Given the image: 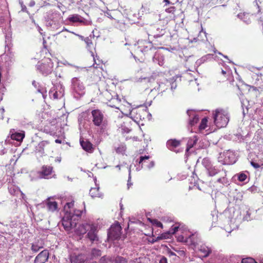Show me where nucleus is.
Masks as SVG:
<instances>
[{"label": "nucleus", "mask_w": 263, "mask_h": 263, "mask_svg": "<svg viewBox=\"0 0 263 263\" xmlns=\"http://www.w3.org/2000/svg\"><path fill=\"white\" fill-rule=\"evenodd\" d=\"M92 122L93 124L100 128V132L104 133L108 126V121L104 117L102 111L99 109L91 111Z\"/></svg>", "instance_id": "f257e3e1"}, {"label": "nucleus", "mask_w": 263, "mask_h": 263, "mask_svg": "<svg viewBox=\"0 0 263 263\" xmlns=\"http://www.w3.org/2000/svg\"><path fill=\"white\" fill-rule=\"evenodd\" d=\"M71 91L73 97L77 99L80 98L85 93V87L79 78L74 77L71 80Z\"/></svg>", "instance_id": "f03ea898"}, {"label": "nucleus", "mask_w": 263, "mask_h": 263, "mask_svg": "<svg viewBox=\"0 0 263 263\" xmlns=\"http://www.w3.org/2000/svg\"><path fill=\"white\" fill-rule=\"evenodd\" d=\"M214 123L219 128L226 126L229 121L228 112L222 109H217L214 115Z\"/></svg>", "instance_id": "7ed1b4c3"}, {"label": "nucleus", "mask_w": 263, "mask_h": 263, "mask_svg": "<svg viewBox=\"0 0 263 263\" xmlns=\"http://www.w3.org/2000/svg\"><path fill=\"white\" fill-rule=\"evenodd\" d=\"M36 68L41 74L46 77L53 71V63L50 59H47L43 62H39Z\"/></svg>", "instance_id": "20e7f679"}, {"label": "nucleus", "mask_w": 263, "mask_h": 263, "mask_svg": "<svg viewBox=\"0 0 263 263\" xmlns=\"http://www.w3.org/2000/svg\"><path fill=\"white\" fill-rule=\"evenodd\" d=\"M140 51L145 55H152L153 62L157 59L156 48L154 47L152 42H145V44L138 47Z\"/></svg>", "instance_id": "39448f33"}, {"label": "nucleus", "mask_w": 263, "mask_h": 263, "mask_svg": "<svg viewBox=\"0 0 263 263\" xmlns=\"http://www.w3.org/2000/svg\"><path fill=\"white\" fill-rule=\"evenodd\" d=\"M49 148L50 144L48 141H42L35 146L34 152L37 156L42 157L46 155Z\"/></svg>", "instance_id": "423d86ee"}, {"label": "nucleus", "mask_w": 263, "mask_h": 263, "mask_svg": "<svg viewBox=\"0 0 263 263\" xmlns=\"http://www.w3.org/2000/svg\"><path fill=\"white\" fill-rule=\"evenodd\" d=\"M64 87L62 84H57L49 91L50 97L54 99L61 98L64 95Z\"/></svg>", "instance_id": "0eeeda50"}, {"label": "nucleus", "mask_w": 263, "mask_h": 263, "mask_svg": "<svg viewBox=\"0 0 263 263\" xmlns=\"http://www.w3.org/2000/svg\"><path fill=\"white\" fill-rule=\"evenodd\" d=\"M121 227L119 224L111 226L107 233L108 238L111 240H117L121 237Z\"/></svg>", "instance_id": "6e6552de"}, {"label": "nucleus", "mask_w": 263, "mask_h": 263, "mask_svg": "<svg viewBox=\"0 0 263 263\" xmlns=\"http://www.w3.org/2000/svg\"><path fill=\"white\" fill-rule=\"evenodd\" d=\"M60 18V13L58 11H49L46 16L47 26H52L59 21Z\"/></svg>", "instance_id": "1a4fd4ad"}, {"label": "nucleus", "mask_w": 263, "mask_h": 263, "mask_svg": "<svg viewBox=\"0 0 263 263\" xmlns=\"http://www.w3.org/2000/svg\"><path fill=\"white\" fill-rule=\"evenodd\" d=\"M49 255L48 250H44L36 256L34 263H45L48 260Z\"/></svg>", "instance_id": "9d476101"}, {"label": "nucleus", "mask_w": 263, "mask_h": 263, "mask_svg": "<svg viewBox=\"0 0 263 263\" xmlns=\"http://www.w3.org/2000/svg\"><path fill=\"white\" fill-rule=\"evenodd\" d=\"M69 217L70 216H68L67 213H65V214L62 219V225L66 230H69L70 229L76 227L77 226V223L71 221Z\"/></svg>", "instance_id": "9b49d317"}, {"label": "nucleus", "mask_w": 263, "mask_h": 263, "mask_svg": "<svg viewBox=\"0 0 263 263\" xmlns=\"http://www.w3.org/2000/svg\"><path fill=\"white\" fill-rule=\"evenodd\" d=\"M87 237L92 242L98 241V237L97 234V227L91 224V228L87 231Z\"/></svg>", "instance_id": "f8f14e48"}, {"label": "nucleus", "mask_w": 263, "mask_h": 263, "mask_svg": "<svg viewBox=\"0 0 263 263\" xmlns=\"http://www.w3.org/2000/svg\"><path fill=\"white\" fill-rule=\"evenodd\" d=\"M195 245H194L195 247L198 249L199 252L202 254L201 255L202 257H207L211 252L210 249L204 245H199L196 241Z\"/></svg>", "instance_id": "ddd939ff"}, {"label": "nucleus", "mask_w": 263, "mask_h": 263, "mask_svg": "<svg viewBox=\"0 0 263 263\" xmlns=\"http://www.w3.org/2000/svg\"><path fill=\"white\" fill-rule=\"evenodd\" d=\"M67 20L70 23H79L84 24H85V22L86 21L84 18L78 14L70 15Z\"/></svg>", "instance_id": "4468645a"}, {"label": "nucleus", "mask_w": 263, "mask_h": 263, "mask_svg": "<svg viewBox=\"0 0 263 263\" xmlns=\"http://www.w3.org/2000/svg\"><path fill=\"white\" fill-rule=\"evenodd\" d=\"M53 167L50 166L43 165L42 167L41 171L40 172V176L41 178H48L49 175L51 174Z\"/></svg>", "instance_id": "2eb2a0df"}, {"label": "nucleus", "mask_w": 263, "mask_h": 263, "mask_svg": "<svg viewBox=\"0 0 263 263\" xmlns=\"http://www.w3.org/2000/svg\"><path fill=\"white\" fill-rule=\"evenodd\" d=\"M225 161L228 164H233L236 162L237 158L235 153L231 151H228L225 154Z\"/></svg>", "instance_id": "dca6fc26"}, {"label": "nucleus", "mask_w": 263, "mask_h": 263, "mask_svg": "<svg viewBox=\"0 0 263 263\" xmlns=\"http://www.w3.org/2000/svg\"><path fill=\"white\" fill-rule=\"evenodd\" d=\"M80 144L82 148L85 151L92 153L93 149V145L88 140H84L83 139H80Z\"/></svg>", "instance_id": "f3484780"}, {"label": "nucleus", "mask_w": 263, "mask_h": 263, "mask_svg": "<svg viewBox=\"0 0 263 263\" xmlns=\"http://www.w3.org/2000/svg\"><path fill=\"white\" fill-rule=\"evenodd\" d=\"M85 259V256L82 254L78 255L73 254L71 255L70 257L71 263H83Z\"/></svg>", "instance_id": "a211bd4d"}, {"label": "nucleus", "mask_w": 263, "mask_h": 263, "mask_svg": "<svg viewBox=\"0 0 263 263\" xmlns=\"http://www.w3.org/2000/svg\"><path fill=\"white\" fill-rule=\"evenodd\" d=\"M180 141L176 139H170L167 140L166 143V147L171 151H174L175 148L180 145Z\"/></svg>", "instance_id": "6ab92c4d"}, {"label": "nucleus", "mask_w": 263, "mask_h": 263, "mask_svg": "<svg viewBox=\"0 0 263 263\" xmlns=\"http://www.w3.org/2000/svg\"><path fill=\"white\" fill-rule=\"evenodd\" d=\"M187 114L190 117L189 123L191 126L194 125L199 121L198 116L195 114L194 112L192 110H188Z\"/></svg>", "instance_id": "aec40b11"}, {"label": "nucleus", "mask_w": 263, "mask_h": 263, "mask_svg": "<svg viewBox=\"0 0 263 263\" xmlns=\"http://www.w3.org/2000/svg\"><path fill=\"white\" fill-rule=\"evenodd\" d=\"M240 102L241 104V107L242 108V113L245 116L246 114L248 113V109L251 107L250 102L247 99L243 97L240 98Z\"/></svg>", "instance_id": "412c9836"}, {"label": "nucleus", "mask_w": 263, "mask_h": 263, "mask_svg": "<svg viewBox=\"0 0 263 263\" xmlns=\"http://www.w3.org/2000/svg\"><path fill=\"white\" fill-rule=\"evenodd\" d=\"M222 173L223 172L220 170H219L214 165L211 166V167H209V168L206 170V173L209 177H213L218 174Z\"/></svg>", "instance_id": "4be33fe9"}, {"label": "nucleus", "mask_w": 263, "mask_h": 263, "mask_svg": "<svg viewBox=\"0 0 263 263\" xmlns=\"http://www.w3.org/2000/svg\"><path fill=\"white\" fill-rule=\"evenodd\" d=\"M117 98H111L108 102L107 103V105L112 108H115L117 109H119L118 106L120 104L121 100L118 98V96H116Z\"/></svg>", "instance_id": "5701e85b"}, {"label": "nucleus", "mask_w": 263, "mask_h": 263, "mask_svg": "<svg viewBox=\"0 0 263 263\" xmlns=\"http://www.w3.org/2000/svg\"><path fill=\"white\" fill-rule=\"evenodd\" d=\"M47 209L49 211L53 212L58 209V203L55 201L48 200L46 202Z\"/></svg>", "instance_id": "b1692460"}, {"label": "nucleus", "mask_w": 263, "mask_h": 263, "mask_svg": "<svg viewBox=\"0 0 263 263\" xmlns=\"http://www.w3.org/2000/svg\"><path fill=\"white\" fill-rule=\"evenodd\" d=\"M91 228V224L86 223L80 225L78 228V232L80 235L85 234Z\"/></svg>", "instance_id": "393cba45"}, {"label": "nucleus", "mask_w": 263, "mask_h": 263, "mask_svg": "<svg viewBox=\"0 0 263 263\" xmlns=\"http://www.w3.org/2000/svg\"><path fill=\"white\" fill-rule=\"evenodd\" d=\"M237 16L239 18L242 20L247 24H249L251 23V18L249 13H240L238 14Z\"/></svg>", "instance_id": "a878e982"}, {"label": "nucleus", "mask_w": 263, "mask_h": 263, "mask_svg": "<svg viewBox=\"0 0 263 263\" xmlns=\"http://www.w3.org/2000/svg\"><path fill=\"white\" fill-rule=\"evenodd\" d=\"M194 235L190 236L188 238H184L183 236H180L178 238V240L181 242H190L191 244L195 245L196 241L194 239Z\"/></svg>", "instance_id": "bb28decb"}, {"label": "nucleus", "mask_w": 263, "mask_h": 263, "mask_svg": "<svg viewBox=\"0 0 263 263\" xmlns=\"http://www.w3.org/2000/svg\"><path fill=\"white\" fill-rule=\"evenodd\" d=\"M99 187L91 188L89 191L90 195L92 197H102L103 194L99 192Z\"/></svg>", "instance_id": "cd10ccee"}, {"label": "nucleus", "mask_w": 263, "mask_h": 263, "mask_svg": "<svg viewBox=\"0 0 263 263\" xmlns=\"http://www.w3.org/2000/svg\"><path fill=\"white\" fill-rule=\"evenodd\" d=\"M179 228V226H173L168 231L162 234L163 237L165 238H169L171 235L174 234L178 230Z\"/></svg>", "instance_id": "c85d7f7f"}, {"label": "nucleus", "mask_w": 263, "mask_h": 263, "mask_svg": "<svg viewBox=\"0 0 263 263\" xmlns=\"http://www.w3.org/2000/svg\"><path fill=\"white\" fill-rule=\"evenodd\" d=\"M245 215L243 217V220L247 221H250L253 218V214H254V212L251 210L249 209H247L245 211Z\"/></svg>", "instance_id": "c756f323"}, {"label": "nucleus", "mask_w": 263, "mask_h": 263, "mask_svg": "<svg viewBox=\"0 0 263 263\" xmlns=\"http://www.w3.org/2000/svg\"><path fill=\"white\" fill-rule=\"evenodd\" d=\"M165 33L164 29L160 28H157L156 31L152 32V35L155 38H158L163 36Z\"/></svg>", "instance_id": "7c9ffc66"}, {"label": "nucleus", "mask_w": 263, "mask_h": 263, "mask_svg": "<svg viewBox=\"0 0 263 263\" xmlns=\"http://www.w3.org/2000/svg\"><path fill=\"white\" fill-rule=\"evenodd\" d=\"M24 134L20 133H15L14 134H12L11 135V138L12 140H16L17 141H21L23 140L24 138Z\"/></svg>", "instance_id": "2f4dec72"}, {"label": "nucleus", "mask_w": 263, "mask_h": 263, "mask_svg": "<svg viewBox=\"0 0 263 263\" xmlns=\"http://www.w3.org/2000/svg\"><path fill=\"white\" fill-rule=\"evenodd\" d=\"M92 38H93V36L90 35L89 36L85 37L84 39V42L86 44V47L88 50H90L93 47Z\"/></svg>", "instance_id": "473e14b6"}, {"label": "nucleus", "mask_w": 263, "mask_h": 263, "mask_svg": "<svg viewBox=\"0 0 263 263\" xmlns=\"http://www.w3.org/2000/svg\"><path fill=\"white\" fill-rule=\"evenodd\" d=\"M234 178H237V179L240 182H245L247 180V175L243 172H241L236 174L234 176Z\"/></svg>", "instance_id": "72a5a7b5"}, {"label": "nucleus", "mask_w": 263, "mask_h": 263, "mask_svg": "<svg viewBox=\"0 0 263 263\" xmlns=\"http://www.w3.org/2000/svg\"><path fill=\"white\" fill-rule=\"evenodd\" d=\"M198 139L196 136H194L193 139H190L187 142L186 151H189L192 148L197 142Z\"/></svg>", "instance_id": "f704fd0d"}, {"label": "nucleus", "mask_w": 263, "mask_h": 263, "mask_svg": "<svg viewBox=\"0 0 263 263\" xmlns=\"http://www.w3.org/2000/svg\"><path fill=\"white\" fill-rule=\"evenodd\" d=\"M213 57V54H208L203 57H202L200 59L198 60L197 61V64H201L202 63H203L205 61H206L208 59H211Z\"/></svg>", "instance_id": "c9c22d12"}, {"label": "nucleus", "mask_w": 263, "mask_h": 263, "mask_svg": "<svg viewBox=\"0 0 263 263\" xmlns=\"http://www.w3.org/2000/svg\"><path fill=\"white\" fill-rule=\"evenodd\" d=\"M202 164L203 166L205 167V170L209 168V167H211L213 165L211 163V161L208 158H204L203 159L202 161Z\"/></svg>", "instance_id": "e433bc0d"}, {"label": "nucleus", "mask_w": 263, "mask_h": 263, "mask_svg": "<svg viewBox=\"0 0 263 263\" xmlns=\"http://www.w3.org/2000/svg\"><path fill=\"white\" fill-rule=\"evenodd\" d=\"M226 173H224V176L220 177L217 180V182L220 183L224 185H227L228 184V181L227 178L225 177Z\"/></svg>", "instance_id": "4c0bfd02"}, {"label": "nucleus", "mask_w": 263, "mask_h": 263, "mask_svg": "<svg viewBox=\"0 0 263 263\" xmlns=\"http://www.w3.org/2000/svg\"><path fill=\"white\" fill-rule=\"evenodd\" d=\"M126 150V146L124 144H120L118 147L116 148V151L117 153L123 154Z\"/></svg>", "instance_id": "58836bf2"}, {"label": "nucleus", "mask_w": 263, "mask_h": 263, "mask_svg": "<svg viewBox=\"0 0 263 263\" xmlns=\"http://www.w3.org/2000/svg\"><path fill=\"white\" fill-rule=\"evenodd\" d=\"M115 263H127V260L121 256L115 257Z\"/></svg>", "instance_id": "ea45409f"}, {"label": "nucleus", "mask_w": 263, "mask_h": 263, "mask_svg": "<svg viewBox=\"0 0 263 263\" xmlns=\"http://www.w3.org/2000/svg\"><path fill=\"white\" fill-rule=\"evenodd\" d=\"M66 213L68 216H70L69 218L70 219V220L73 222H76L77 223V221L81 218V217H76L74 216V215H72V211H71V210H69V211H67Z\"/></svg>", "instance_id": "a19ab883"}, {"label": "nucleus", "mask_w": 263, "mask_h": 263, "mask_svg": "<svg viewBox=\"0 0 263 263\" xmlns=\"http://www.w3.org/2000/svg\"><path fill=\"white\" fill-rule=\"evenodd\" d=\"M208 122V119L206 118H204L202 119L201 122L199 125V128L200 130L204 129L206 127V124Z\"/></svg>", "instance_id": "79ce46f5"}, {"label": "nucleus", "mask_w": 263, "mask_h": 263, "mask_svg": "<svg viewBox=\"0 0 263 263\" xmlns=\"http://www.w3.org/2000/svg\"><path fill=\"white\" fill-rule=\"evenodd\" d=\"M148 219L151 223H152L153 224L156 225L157 227H159V228H163L162 223L160 221H158V220L151 219L150 218H148Z\"/></svg>", "instance_id": "37998d69"}, {"label": "nucleus", "mask_w": 263, "mask_h": 263, "mask_svg": "<svg viewBox=\"0 0 263 263\" xmlns=\"http://www.w3.org/2000/svg\"><path fill=\"white\" fill-rule=\"evenodd\" d=\"M101 254V251L99 249L94 248L91 250V255L94 257L100 256Z\"/></svg>", "instance_id": "c03bdc74"}, {"label": "nucleus", "mask_w": 263, "mask_h": 263, "mask_svg": "<svg viewBox=\"0 0 263 263\" xmlns=\"http://www.w3.org/2000/svg\"><path fill=\"white\" fill-rule=\"evenodd\" d=\"M42 248V246H39L36 243H32L31 246V250L34 252H38Z\"/></svg>", "instance_id": "a18cd8bd"}, {"label": "nucleus", "mask_w": 263, "mask_h": 263, "mask_svg": "<svg viewBox=\"0 0 263 263\" xmlns=\"http://www.w3.org/2000/svg\"><path fill=\"white\" fill-rule=\"evenodd\" d=\"M241 263H257L252 258L242 259Z\"/></svg>", "instance_id": "49530a36"}, {"label": "nucleus", "mask_w": 263, "mask_h": 263, "mask_svg": "<svg viewBox=\"0 0 263 263\" xmlns=\"http://www.w3.org/2000/svg\"><path fill=\"white\" fill-rule=\"evenodd\" d=\"M82 214V211L79 210H75L72 211V215L76 217H81Z\"/></svg>", "instance_id": "de8ad7c7"}, {"label": "nucleus", "mask_w": 263, "mask_h": 263, "mask_svg": "<svg viewBox=\"0 0 263 263\" xmlns=\"http://www.w3.org/2000/svg\"><path fill=\"white\" fill-rule=\"evenodd\" d=\"M73 204L74 203L72 202L66 203V204L64 206V210L65 211V213H66L67 211H68V209L71 210L70 209L73 206Z\"/></svg>", "instance_id": "09e8293b"}, {"label": "nucleus", "mask_w": 263, "mask_h": 263, "mask_svg": "<svg viewBox=\"0 0 263 263\" xmlns=\"http://www.w3.org/2000/svg\"><path fill=\"white\" fill-rule=\"evenodd\" d=\"M176 11V8L174 6H171L170 7L166 8L165 11L169 13L173 14Z\"/></svg>", "instance_id": "8fccbe9b"}, {"label": "nucleus", "mask_w": 263, "mask_h": 263, "mask_svg": "<svg viewBox=\"0 0 263 263\" xmlns=\"http://www.w3.org/2000/svg\"><path fill=\"white\" fill-rule=\"evenodd\" d=\"M149 156H140V160H139V164H141V163H142L143 162H145V160H147L149 158Z\"/></svg>", "instance_id": "3c124183"}, {"label": "nucleus", "mask_w": 263, "mask_h": 263, "mask_svg": "<svg viewBox=\"0 0 263 263\" xmlns=\"http://www.w3.org/2000/svg\"><path fill=\"white\" fill-rule=\"evenodd\" d=\"M251 165L254 167L255 168H260L261 166H263V164H262L261 165H259L258 163H256L255 162H253V161H251Z\"/></svg>", "instance_id": "603ef678"}, {"label": "nucleus", "mask_w": 263, "mask_h": 263, "mask_svg": "<svg viewBox=\"0 0 263 263\" xmlns=\"http://www.w3.org/2000/svg\"><path fill=\"white\" fill-rule=\"evenodd\" d=\"M99 263H108L107 256L105 255L102 256L99 260Z\"/></svg>", "instance_id": "864d4df0"}, {"label": "nucleus", "mask_w": 263, "mask_h": 263, "mask_svg": "<svg viewBox=\"0 0 263 263\" xmlns=\"http://www.w3.org/2000/svg\"><path fill=\"white\" fill-rule=\"evenodd\" d=\"M234 199L236 198V201L237 200L241 201L242 198V195L241 193H237V196L236 197L234 196Z\"/></svg>", "instance_id": "5fc2aeb1"}, {"label": "nucleus", "mask_w": 263, "mask_h": 263, "mask_svg": "<svg viewBox=\"0 0 263 263\" xmlns=\"http://www.w3.org/2000/svg\"><path fill=\"white\" fill-rule=\"evenodd\" d=\"M159 263H167V258L164 256H161L159 260Z\"/></svg>", "instance_id": "6e6d98bb"}, {"label": "nucleus", "mask_w": 263, "mask_h": 263, "mask_svg": "<svg viewBox=\"0 0 263 263\" xmlns=\"http://www.w3.org/2000/svg\"><path fill=\"white\" fill-rule=\"evenodd\" d=\"M177 86V85L176 82L175 81L172 82L171 83V88L172 90L175 89L176 88Z\"/></svg>", "instance_id": "4d7b16f0"}, {"label": "nucleus", "mask_w": 263, "mask_h": 263, "mask_svg": "<svg viewBox=\"0 0 263 263\" xmlns=\"http://www.w3.org/2000/svg\"><path fill=\"white\" fill-rule=\"evenodd\" d=\"M107 262H111L115 263V256H108L107 257Z\"/></svg>", "instance_id": "13d9d810"}, {"label": "nucleus", "mask_w": 263, "mask_h": 263, "mask_svg": "<svg viewBox=\"0 0 263 263\" xmlns=\"http://www.w3.org/2000/svg\"><path fill=\"white\" fill-rule=\"evenodd\" d=\"M157 59L155 60V62H158V64L160 66H162V65L163 64V59H162V61H160L159 60H158V59H159V56L157 55Z\"/></svg>", "instance_id": "bf43d9fd"}, {"label": "nucleus", "mask_w": 263, "mask_h": 263, "mask_svg": "<svg viewBox=\"0 0 263 263\" xmlns=\"http://www.w3.org/2000/svg\"><path fill=\"white\" fill-rule=\"evenodd\" d=\"M130 178H131V177H130V170L129 169V177H128V183H127L128 188H129V186L132 185V183L130 182Z\"/></svg>", "instance_id": "052dcab7"}, {"label": "nucleus", "mask_w": 263, "mask_h": 263, "mask_svg": "<svg viewBox=\"0 0 263 263\" xmlns=\"http://www.w3.org/2000/svg\"><path fill=\"white\" fill-rule=\"evenodd\" d=\"M32 256L31 255H27L25 257V260L26 262H28L32 258Z\"/></svg>", "instance_id": "680f3d73"}, {"label": "nucleus", "mask_w": 263, "mask_h": 263, "mask_svg": "<svg viewBox=\"0 0 263 263\" xmlns=\"http://www.w3.org/2000/svg\"><path fill=\"white\" fill-rule=\"evenodd\" d=\"M20 3L21 5V7H22V10L23 11H26V9H27V8L26 7V6H25L24 5H23V2H20Z\"/></svg>", "instance_id": "e2e57ef3"}, {"label": "nucleus", "mask_w": 263, "mask_h": 263, "mask_svg": "<svg viewBox=\"0 0 263 263\" xmlns=\"http://www.w3.org/2000/svg\"><path fill=\"white\" fill-rule=\"evenodd\" d=\"M155 165V162L154 161H152L149 164L147 165V167L148 168H151L153 167Z\"/></svg>", "instance_id": "0e129e2a"}, {"label": "nucleus", "mask_w": 263, "mask_h": 263, "mask_svg": "<svg viewBox=\"0 0 263 263\" xmlns=\"http://www.w3.org/2000/svg\"><path fill=\"white\" fill-rule=\"evenodd\" d=\"M35 1H34V0H31V1L30 2V3H29V4H28V5H29V6H30V7H33V6H34L35 5Z\"/></svg>", "instance_id": "69168bd1"}, {"label": "nucleus", "mask_w": 263, "mask_h": 263, "mask_svg": "<svg viewBox=\"0 0 263 263\" xmlns=\"http://www.w3.org/2000/svg\"><path fill=\"white\" fill-rule=\"evenodd\" d=\"M167 253L170 256H176L175 253L171 250L168 251Z\"/></svg>", "instance_id": "338daca9"}, {"label": "nucleus", "mask_w": 263, "mask_h": 263, "mask_svg": "<svg viewBox=\"0 0 263 263\" xmlns=\"http://www.w3.org/2000/svg\"><path fill=\"white\" fill-rule=\"evenodd\" d=\"M258 21L259 23H261V25L262 26V30H263V20L262 19L261 17H260L258 19Z\"/></svg>", "instance_id": "774afa93"}]
</instances>
